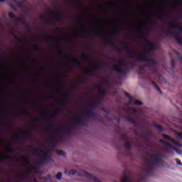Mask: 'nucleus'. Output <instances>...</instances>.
I'll return each instance as SVG.
<instances>
[{"mask_svg": "<svg viewBox=\"0 0 182 182\" xmlns=\"http://www.w3.org/2000/svg\"><path fill=\"white\" fill-rule=\"evenodd\" d=\"M139 69H140V70H144V66L141 65V66L139 67Z\"/></svg>", "mask_w": 182, "mask_h": 182, "instance_id": "nucleus-23", "label": "nucleus"}, {"mask_svg": "<svg viewBox=\"0 0 182 182\" xmlns=\"http://www.w3.org/2000/svg\"><path fill=\"white\" fill-rule=\"evenodd\" d=\"M128 120L129 122H131V123H133L134 124H136V117H134V116L128 117Z\"/></svg>", "mask_w": 182, "mask_h": 182, "instance_id": "nucleus-13", "label": "nucleus"}, {"mask_svg": "<svg viewBox=\"0 0 182 182\" xmlns=\"http://www.w3.org/2000/svg\"><path fill=\"white\" fill-rule=\"evenodd\" d=\"M156 129L160 131V132H163V129L161 128V127H160L159 125H156Z\"/></svg>", "mask_w": 182, "mask_h": 182, "instance_id": "nucleus-21", "label": "nucleus"}, {"mask_svg": "<svg viewBox=\"0 0 182 182\" xmlns=\"http://www.w3.org/2000/svg\"><path fill=\"white\" fill-rule=\"evenodd\" d=\"M57 153L59 156H65V152L62 151H58Z\"/></svg>", "mask_w": 182, "mask_h": 182, "instance_id": "nucleus-19", "label": "nucleus"}, {"mask_svg": "<svg viewBox=\"0 0 182 182\" xmlns=\"http://www.w3.org/2000/svg\"><path fill=\"white\" fill-rule=\"evenodd\" d=\"M9 16L11 19H15V15L14 14H12V13H9Z\"/></svg>", "mask_w": 182, "mask_h": 182, "instance_id": "nucleus-18", "label": "nucleus"}, {"mask_svg": "<svg viewBox=\"0 0 182 182\" xmlns=\"http://www.w3.org/2000/svg\"><path fill=\"white\" fill-rule=\"evenodd\" d=\"M114 70H115V72H117L118 73H122V72H123L122 68L118 65H114Z\"/></svg>", "mask_w": 182, "mask_h": 182, "instance_id": "nucleus-14", "label": "nucleus"}, {"mask_svg": "<svg viewBox=\"0 0 182 182\" xmlns=\"http://www.w3.org/2000/svg\"><path fill=\"white\" fill-rule=\"evenodd\" d=\"M34 182H38V180H36V178L33 180Z\"/></svg>", "mask_w": 182, "mask_h": 182, "instance_id": "nucleus-25", "label": "nucleus"}, {"mask_svg": "<svg viewBox=\"0 0 182 182\" xmlns=\"http://www.w3.org/2000/svg\"><path fill=\"white\" fill-rule=\"evenodd\" d=\"M0 23H1V21H0Z\"/></svg>", "mask_w": 182, "mask_h": 182, "instance_id": "nucleus-26", "label": "nucleus"}, {"mask_svg": "<svg viewBox=\"0 0 182 182\" xmlns=\"http://www.w3.org/2000/svg\"><path fill=\"white\" fill-rule=\"evenodd\" d=\"M93 116H95V112H93L92 111H90L87 114V117H93Z\"/></svg>", "mask_w": 182, "mask_h": 182, "instance_id": "nucleus-16", "label": "nucleus"}, {"mask_svg": "<svg viewBox=\"0 0 182 182\" xmlns=\"http://www.w3.org/2000/svg\"><path fill=\"white\" fill-rule=\"evenodd\" d=\"M126 96L129 99V105H132V103H134L135 105V106H141V105H143V103H141V102H140V101H134V100H133V97H132V96H130V95L127 93Z\"/></svg>", "mask_w": 182, "mask_h": 182, "instance_id": "nucleus-9", "label": "nucleus"}, {"mask_svg": "<svg viewBox=\"0 0 182 182\" xmlns=\"http://www.w3.org/2000/svg\"><path fill=\"white\" fill-rule=\"evenodd\" d=\"M56 178L57 180H60L62 178V173L59 172L57 175H56Z\"/></svg>", "mask_w": 182, "mask_h": 182, "instance_id": "nucleus-17", "label": "nucleus"}, {"mask_svg": "<svg viewBox=\"0 0 182 182\" xmlns=\"http://www.w3.org/2000/svg\"><path fill=\"white\" fill-rule=\"evenodd\" d=\"M171 33L176 39L179 45H182V25L181 23H173L171 26Z\"/></svg>", "mask_w": 182, "mask_h": 182, "instance_id": "nucleus-3", "label": "nucleus"}, {"mask_svg": "<svg viewBox=\"0 0 182 182\" xmlns=\"http://www.w3.org/2000/svg\"><path fill=\"white\" fill-rule=\"evenodd\" d=\"M163 137L166 141L160 140V143L163 146L164 150L172 149L173 150H175L178 154H181L180 151L178 149H176V147H181V145L178 141H175L167 135H164Z\"/></svg>", "mask_w": 182, "mask_h": 182, "instance_id": "nucleus-2", "label": "nucleus"}, {"mask_svg": "<svg viewBox=\"0 0 182 182\" xmlns=\"http://www.w3.org/2000/svg\"><path fill=\"white\" fill-rule=\"evenodd\" d=\"M154 86L155 89H156V90H160V87H159L158 85H156V83H154Z\"/></svg>", "mask_w": 182, "mask_h": 182, "instance_id": "nucleus-22", "label": "nucleus"}, {"mask_svg": "<svg viewBox=\"0 0 182 182\" xmlns=\"http://www.w3.org/2000/svg\"><path fill=\"white\" fill-rule=\"evenodd\" d=\"M78 176H81L82 177H85V178H88V180H91L94 182H102L99 178L90 175L87 171H83L81 173H78Z\"/></svg>", "mask_w": 182, "mask_h": 182, "instance_id": "nucleus-5", "label": "nucleus"}, {"mask_svg": "<svg viewBox=\"0 0 182 182\" xmlns=\"http://www.w3.org/2000/svg\"><path fill=\"white\" fill-rule=\"evenodd\" d=\"M163 154L160 151H154L150 152L144 157V161L146 164V171L148 173L153 171L156 166L162 164L163 163Z\"/></svg>", "mask_w": 182, "mask_h": 182, "instance_id": "nucleus-1", "label": "nucleus"}, {"mask_svg": "<svg viewBox=\"0 0 182 182\" xmlns=\"http://www.w3.org/2000/svg\"><path fill=\"white\" fill-rule=\"evenodd\" d=\"M137 62H146L148 65H156L157 62L153 58H149L146 53H142L136 57Z\"/></svg>", "mask_w": 182, "mask_h": 182, "instance_id": "nucleus-4", "label": "nucleus"}, {"mask_svg": "<svg viewBox=\"0 0 182 182\" xmlns=\"http://www.w3.org/2000/svg\"><path fill=\"white\" fill-rule=\"evenodd\" d=\"M65 174H68V176H75L77 173L76 170H71L68 173V170L65 171Z\"/></svg>", "mask_w": 182, "mask_h": 182, "instance_id": "nucleus-12", "label": "nucleus"}, {"mask_svg": "<svg viewBox=\"0 0 182 182\" xmlns=\"http://www.w3.org/2000/svg\"><path fill=\"white\" fill-rule=\"evenodd\" d=\"M6 0H0V2H5ZM13 3L11 4V6L14 9H15L18 6H22L23 5V1L19 0H11Z\"/></svg>", "mask_w": 182, "mask_h": 182, "instance_id": "nucleus-6", "label": "nucleus"}, {"mask_svg": "<svg viewBox=\"0 0 182 182\" xmlns=\"http://www.w3.org/2000/svg\"><path fill=\"white\" fill-rule=\"evenodd\" d=\"M74 123L77 126H82V124L85 123V119H83V117H77L74 119Z\"/></svg>", "mask_w": 182, "mask_h": 182, "instance_id": "nucleus-10", "label": "nucleus"}, {"mask_svg": "<svg viewBox=\"0 0 182 182\" xmlns=\"http://www.w3.org/2000/svg\"><path fill=\"white\" fill-rule=\"evenodd\" d=\"M156 49V46L152 43H148V50L149 52H154Z\"/></svg>", "mask_w": 182, "mask_h": 182, "instance_id": "nucleus-11", "label": "nucleus"}, {"mask_svg": "<svg viewBox=\"0 0 182 182\" xmlns=\"http://www.w3.org/2000/svg\"><path fill=\"white\" fill-rule=\"evenodd\" d=\"M21 177L22 178V180H23V175H21Z\"/></svg>", "mask_w": 182, "mask_h": 182, "instance_id": "nucleus-24", "label": "nucleus"}, {"mask_svg": "<svg viewBox=\"0 0 182 182\" xmlns=\"http://www.w3.org/2000/svg\"><path fill=\"white\" fill-rule=\"evenodd\" d=\"M128 110L131 113H133V114H139L141 117H143V113L141 112V109H136L133 107H128Z\"/></svg>", "mask_w": 182, "mask_h": 182, "instance_id": "nucleus-8", "label": "nucleus"}, {"mask_svg": "<svg viewBox=\"0 0 182 182\" xmlns=\"http://www.w3.org/2000/svg\"><path fill=\"white\" fill-rule=\"evenodd\" d=\"M125 147L128 149L131 148L130 141H125Z\"/></svg>", "mask_w": 182, "mask_h": 182, "instance_id": "nucleus-15", "label": "nucleus"}, {"mask_svg": "<svg viewBox=\"0 0 182 182\" xmlns=\"http://www.w3.org/2000/svg\"><path fill=\"white\" fill-rule=\"evenodd\" d=\"M176 164H178V166H182L181 161H180L178 159H176Z\"/></svg>", "mask_w": 182, "mask_h": 182, "instance_id": "nucleus-20", "label": "nucleus"}, {"mask_svg": "<svg viewBox=\"0 0 182 182\" xmlns=\"http://www.w3.org/2000/svg\"><path fill=\"white\" fill-rule=\"evenodd\" d=\"M49 159H50L49 153L48 151H44L40 156V162L45 163V161H48Z\"/></svg>", "mask_w": 182, "mask_h": 182, "instance_id": "nucleus-7", "label": "nucleus"}]
</instances>
